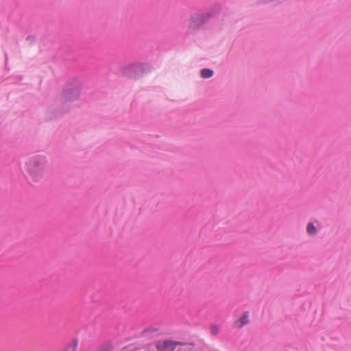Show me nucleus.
<instances>
[{"label": "nucleus", "mask_w": 351, "mask_h": 351, "mask_svg": "<svg viewBox=\"0 0 351 351\" xmlns=\"http://www.w3.org/2000/svg\"><path fill=\"white\" fill-rule=\"evenodd\" d=\"M45 160L42 158L34 157L26 162L27 171L34 180L40 178L45 171Z\"/></svg>", "instance_id": "1"}, {"label": "nucleus", "mask_w": 351, "mask_h": 351, "mask_svg": "<svg viewBox=\"0 0 351 351\" xmlns=\"http://www.w3.org/2000/svg\"><path fill=\"white\" fill-rule=\"evenodd\" d=\"M184 344V343L180 341L165 339L158 341L156 346L158 351H174L178 346H182Z\"/></svg>", "instance_id": "2"}, {"label": "nucleus", "mask_w": 351, "mask_h": 351, "mask_svg": "<svg viewBox=\"0 0 351 351\" xmlns=\"http://www.w3.org/2000/svg\"><path fill=\"white\" fill-rule=\"evenodd\" d=\"M249 313H244L234 324V326L241 328L249 323Z\"/></svg>", "instance_id": "3"}, {"label": "nucleus", "mask_w": 351, "mask_h": 351, "mask_svg": "<svg viewBox=\"0 0 351 351\" xmlns=\"http://www.w3.org/2000/svg\"><path fill=\"white\" fill-rule=\"evenodd\" d=\"M213 75V71L208 69H204L201 71V76L203 78H208L212 77Z\"/></svg>", "instance_id": "4"}, {"label": "nucleus", "mask_w": 351, "mask_h": 351, "mask_svg": "<svg viewBox=\"0 0 351 351\" xmlns=\"http://www.w3.org/2000/svg\"><path fill=\"white\" fill-rule=\"evenodd\" d=\"M308 234L313 235L317 233V229L313 223H308L306 227Z\"/></svg>", "instance_id": "5"}, {"label": "nucleus", "mask_w": 351, "mask_h": 351, "mask_svg": "<svg viewBox=\"0 0 351 351\" xmlns=\"http://www.w3.org/2000/svg\"><path fill=\"white\" fill-rule=\"evenodd\" d=\"M210 330L213 335H216L219 332V327L217 325H211Z\"/></svg>", "instance_id": "6"}, {"label": "nucleus", "mask_w": 351, "mask_h": 351, "mask_svg": "<svg viewBox=\"0 0 351 351\" xmlns=\"http://www.w3.org/2000/svg\"><path fill=\"white\" fill-rule=\"evenodd\" d=\"M77 342L74 341L71 345L68 346L64 351H75Z\"/></svg>", "instance_id": "7"}, {"label": "nucleus", "mask_w": 351, "mask_h": 351, "mask_svg": "<svg viewBox=\"0 0 351 351\" xmlns=\"http://www.w3.org/2000/svg\"><path fill=\"white\" fill-rule=\"evenodd\" d=\"M97 351H109L107 347H101Z\"/></svg>", "instance_id": "8"}]
</instances>
